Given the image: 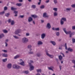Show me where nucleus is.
<instances>
[{
	"mask_svg": "<svg viewBox=\"0 0 75 75\" xmlns=\"http://www.w3.org/2000/svg\"><path fill=\"white\" fill-rule=\"evenodd\" d=\"M28 42V39L25 38H24L22 39V42L24 44H26Z\"/></svg>",
	"mask_w": 75,
	"mask_h": 75,
	"instance_id": "1",
	"label": "nucleus"
},
{
	"mask_svg": "<svg viewBox=\"0 0 75 75\" xmlns=\"http://www.w3.org/2000/svg\"><path fill=\"white\" fill-rule=\"evenodd\" d=\"M21 31V30L20 29H18L16 30L14 32L15 34L16 35H17L18 34H20Z\"/></svg>",
	"mask_w": 75,
	"mask_h": 75,
	"instance_id": "2",
	"label": "nucleus"
},
{
	"mask_svg": "<svg viewBox=\"0 0 75 75\" xmlns=\"http://www.w3.org/2000/svg\"><path fill=\"white\" fill-rule=\"evenodd\" d=\"M29 64L30 67L29 70L30 71L34 70V67L33 66V65H32L30 63H29Z\"/></svg>",
	"mask_w": 75,
	"mask_h": 75,
	"instance_id": "3",
	"label": "nucleus"
},
{
	"mask_svg": "<svg viewBox=\"0 0 75 75\" xmlns=\"http://www.w3.org/2000/svg\"><path fill=\"white\" fill-rule=\"evenodd\" d=\"M13 68L15 69H20V66L16 64H14L13 65Z\"/></svg>",
	"mask_w": 75,
	"mask_h": 75,
	"instance_id": "4",
	"label": "nucleus"
},
{
	"mask_svg": "<svg viewBox=\"0 0 75 75\" xmlns=\"http://www.w3.org/2000/svg\"><path fill=\"white\" fill-rule=\"evenodd\" d=\"M43 17L45 18H48L49 15L47 14V13H44L43 14Z\"/></svg>",
	"mask_w": 75,
	"mask_h": 75,
	"instance_id": "5",
	"label": "nucleus"
},
{
	"mask_svg": "<svg viewBox=\"0 0 75 75\" xmlns=\"http://www.w3.org/2000/svg\"><path fill=\"white\" fill-rule=\"evenodd\" d=\"M63 31H64V33L66 34H69L71 33V32L69 31L68 32L67 31L66 28H64L63 29Z\"/></svg>",
	"mask_w": 75,
	"mask_h": 75,
	"instance_id": "6",
	"label": "nucleus"
},
{
	"mask_svg": "<svg viewBox=\"0 0 75 75\" xmlns=\"http://www.w3.org/2000/svg\"><path fill=\"white\" fill-rule=\"evenodd\" d=\"M70 32L69 33H68V34H69V37L70 38H71L72 35H74L75 34V32H73L72 33H71V31H69Z\"/></svg>",
	"mask_w": 75,
	"mask_h": 75,
	"instance_id": "7",
	"label": "nucleus"
},
{
	"mask_svg": "<svg viewBox=\"0 0 75 75\" xmlns=\"http://www.w3.org/2000/svg\"><path fill=\"white\" fill-rule=\"evenodd\" d=\"M46 55H47V56H48V57H50V58H53V57H54V56L53 55L50 54L47 52H46Z\"/></svg>",
	"mask_w": 75,
	"mask_h": 75,
	"instance_id": "8",
	"label": "nucleus"
},
{
	"mask_svg": "<svg viewBox=\"0 0 75 75\" xmlns=\"http://www.w3.org/2000/svg\"><path fill=\"white\" fill-rule=\"evenodd\" d=\"M51 28V25L50 23H47V24L46 28H47L48 29H50Z\"/></svg>",
	"mask_w": 75,
	"mask_h": 75,
	"instance_id": "9",
	"label": "nucleus"
},
{
	"mask_svg": "<svg viewBox=\"0 0 75 75\" xmlns=\"http://www.w3.org/2000/svg\"><path fill=\"white\" fill-rule=\"evenodd\" d=\"M7 67L8 69H11V64H8L7 65Z\"/></svg>",
	"mask_w": 75,
	"mask_h": 75,
	"instance_id": "10",
	"label": "nucleus"
},
{
	"mask_svg": "<svg viewBox=\"0 0 75 75\" xmlns=\"http://www.w3.org/2000/svg\"><path fill=\"white\" fill-rule=\"evenodd\" d=\"M45 33H43L41 35V38L42 39H44V38L45 37Z\"/></svg>",
	"mask_w": 75,
	"mask_h": 75,
	"instance_id": "11",
	"label": "nucleus"
},
{
	"mask_svg": "<svg viewBox=\"0 0 75 75\" xmlns=\"http://www.w3.org/2000/svg\"><path fill=\"white\" fill-rule=\"evenodd\" d=\"M48 68L49 70H51L52 71H54V70H53V68H54V67L52 66H51L50 67H48Z\"/></svg>",
	"mask_w": 75,
	"mask_h": 75,
	"instance_id": "12",
	"label": "nucleus"
},
{
	"mask_svg": "<svg viewBox=\"0 0 75 75\" xmlns=\"http://www.w3.org/2000/svg\"><path fill=\"white\" fill-rule=\"evenodd\" d=\"M42 42L41 41H39L37 43V44L38 45H42Z\"/></svg>",
	"mask_w": 75,
	"mask_h": 75,
	"instance_id": "13",
	"label": "nucleus"
},
{
	"mask_svg": "<svg viewBox=\"0 0 75 75\" xmlns=\"http://www.w3.org/2000/svg\"><path fill=\"white\" fill-rule=\"evenodd\" d=\"M11 10L12 11H15V10H17V8H15L14 7H11Z\"/></svg>",
	"mask_w": 75,
	"mask_h": 75,
	"instance_id": "14",
	"label": "nucleus"
},
{
	"mask_svg": "<svg viewBox=\"0 0 75 75\" xmlns=\"http://www.w3.org/2000/svg\"><path fill=\"white\" fill-rule=\"evenodd\" d=\"M50 43H51L54 45V46H55V45H56V43L54 41H50Z\"/></svg>",
	"mask_w": 75,
	"mask_h": 75,
	"instance_id": "15",
	"label": "nucleus"
},
{
	"mask_svg": "<svg viewBox=\"0 0 75 75\" xmlns=\"http://www.w3.org/2000/svg\"><path fill=\"white\" fill-rule=\"evenodd\" d=\"M13 13L15 14V15H14V16L15 17H17V14H18V11H14Z\"/></svg>",
	"mask_w": 75,
	"mask_h": 75,
	"instance_id": "16",
	"label": "nucleus"
},
{
	"mask_svg": "<svg viewBox=\"0 0 75 75\" xmlns=\"http://www.w3.org/2000/svg\"><path fill=\"white\" fill-rule=\"evenodd\" d=\"M32 21H33V18L31 17H29L28 19V22H31Z\"/></svg>",
	"mask_w": 75,
	"mask_h": 75,
	"instance_id": "17",
	"label": "nucleus"
},
{
	"mask_svg": "<svg viewBox=\"0 0 75 75\" xmlns=\"http://www.w3.org/2000/svg\"><path fill=\"white\" fill-rule=\"evenodd\" d=\"M66 11H67V12H68V11H70L71 10V8H67L66 9Z\"/></svg>",
	"mask_w": 75,
	"mask_h": 75,
	"instance_id": "18",
	"label": "nucleus"
},
{
	"mask_svg": "<svg viewBox=\"0 0 75 75\" xmlns=\"http://www.w3.org/2000/svg\"><path fill=\"white\" fill-rule=\"evenodd\" d=\"M62 56H61V55H60L59 56V60L60 61H62Z\"/></svg>",
	"mask_w": 75,
	"mask_h": 75,
	"instance_id": "19",
	"label": "nucleus"
},
{
	"mask_svg": "<svg viewBox=\"0 0 75 75\" xmlns=\"http://www.w3.org/2000/svg\"><path fill=\"white\" fill-rule=\"evenodd\" d=\"M67 50L68 51H70V52H72V51H73V50L70 47H69L68 49Z\"/></svg>",
	"mask_w": 75,
	"mask_h": 75,
	"instance_id": "20",
	"label": "nucleus"
},
{
	"mask_svg": "<svg viewBox=\"0 0 75 75\" xmlns=\"http://www.w3.org/2000/svg\"><path fill=\"white\" fill-rule=\"evenodd\" d=\"M36 71L38 73H39V72L41 73V69H37L36 70Z\"/></svg>",
	"mask_w": 75,
	"mask_h": 75,
	"instance_id": "21",
	"label": "nucleus"
},
{
	"mask_svg": "<svg viewBox=\"0 0 75 75\" xmlns=\"http://www.w3.org/2000/svg\"><path fill=\"white\" fill-rule=\"evenodd\" d=\"M2 55L4 57H8V55L7 54H2Z\"/></svg>",
	"mask_w": 75,
	"mask_h": 75,
	"instance_id": "22",
	"label": "nucleus"
},
{
	"mask_svg": "<svg viewBox=\"0 0 75 75\" xmlns=\"http://www.w3.org/2000/svg\"><path fill=\"white\" fill-rule=\"evenodd\" d=\"M5 13V11H3L2 12H0V15L1 16L2 15H4V14Z\"/></svg>",
	"mask_w": 75,
	"mask_h": 75,
	"instance_id": "23",
	"label": "nucleus"
},
{
	"mask_svg": "<svg viewBox=\"0 0 75 75\" xmlns=\"http://www.w3.org/2000/svg\"><path fill=\"white\" fill-rule=\"evenodd\" d=\"M31 17H33V18H38V16H37V15H31Z\"/></svg>",
	"mask_w": 75,
	"mask_h": 75,
	"instance_id": "24",
	"label": "nucleus"
},
{
	"mask_svg": "<svg viewBox=\"0 0 75 75\" xmlns=\"http://www.w3.org/2000/svg\"><path fill=\"white\" fill-rule=\"evenodd\" d=\"M15 24V22L14 21H12L11 23V25H14Z\"/></svg>",
	"mask_w": 75,
	"mask_h": 75,
	"instance_id": "25",
	"label": "nucleus"
},
{
	"mask_svg": "<svg viewBox=\"0 0 75 75\" xmlns=\"http://www.w3.org/2000/svg\"><path fill=\"white\" fill-rule=\"evenodd\" d=\"M16 5L17 6L20 7V6H21L22 4H21V3H17L16 4Z\"/></svg>",
	"mask_w": 75,
	"mask_h": 75,
	"instance_id": "26",
	"label": "nucleus"
},
{
	"mask_svg": "<svg viewBox=\"0 0 75 75\" xmlns=\"http://www.w3.org/2000/svg\"><path fill=\"white\" fill-rule=\"evenodd\" d=\"M61 20L62 21V20H63L64 21H67V20L66 19V18H62L61 19Z\"/></svg>",
	"mask_w": 75,
	"mask_h": 75,
	"instance_id": "27",
	"label": "nucleus"
},
{
	"mask_svg": "<svg viewBox=\"0 0 75 75\" xmlns=\"http://www.w3.org/2000/svg\"><path fill=\"white\" fill-rule=\"evenodd\" d=\"M2 31L5 34L8 33V31L6 30H3Z\"/></svg>",
	"mask_w": 75,
	"mask_h": 75,
	"instance_id": "28",
	"label": "nucleus"
},
{
	"mask_svg": "<svg viewBox=\"0 0 75 75\" xmlns=\"http://www.w3.org/2000/svg\"><path fill=\"white\" fill-rule=\"evenodd\" d=\"M5 16L6 17H8L10 16V13H6L5 14Z\"/></svg>",
	"mask_w": 75,
	"mask_h": 75,
	"instance_id": "29",
	"label": "nucleus"
},
{
	"mask_svg": "<svg viewBox=\"0 0 75 75\" xmlns=\"http://www.w3.org/2000/svg\"><path fill=\"white\" fill-rule=\"evenodd\" d=\"M20 64H21V65H22L23 66H25V64H24V62H21L20 63Z\"/></svg>",
	"mask_w": 75,
	"mask_h": 75,
	"instance_id": "30",
	"label": "nucleus"
},
{
	"mask_svg": "<svg viewBox=\"0 0 75 75\" xmlns=\"http://www.w3.org/2000/svg\"><path fill=\"white\" fill-rule=\"evenodd\" d=\"M58 16V13L57 12H55L54 13V16Z\"/></svg>",
	"mask_w": 75,
	"mask_h": 75,
	"instance_id": "31",
	"label": "nucleus"
},
{
	"mask_svg": "<svg viewBox=\"0 0 75 75\" xmlns=\"http://www.w3.org/2000/svg\"><path fill=\"white\" fill-rule=\"evenodd\" d=\"M36 55L38 57H39L40 56H41V54H40V53H37Z\"/></svg>",
	"mask_w": 75,
	"mask_h": 75,
	"instance_id": "32",
	"label": "nucleus"
},
{
	"mask_svg": "<svg viewBox=\"0 0 75 75\" xmlns=\"http://www.w3.org/2000/svg\"><path fill=\"white\" fill-rule=\"evenodd\" d=\"M64 22L62 21H61V20H60V24L61 25H62L64 24Z\"/></svg>",
	"mask_w": 75,
	"mask_h": 75,
	"instance_id": "33",
	"label": "nucleus"
},
{
	"mask_svg": "<svg viewBox=\"0 0 75 75\" xmlns=\"http://www.w3.org/2000/svg\"><path fill=\"white\" fill-rule=\"evenodd\" d=\"M44 7H45V6H44V5H42L40 7V8L41 9H43V8H44Z\"/></svg>",
	"mask_w": 75,
	"mask_h": 75,
	"instance_id": "34",
	"label": "nucleus"
},
{
	"mask_svg": "<svg viewBox=\"0 0 75 75\" xmlns=\"http://www.w3.org/2000/svg\"><path fill=\"white\" fill-rule=\"evenodd\" d=\"M19 57L20 56L19 55H16L14 57V59H17V58H19Z\"/></svg>",
	"mask_w": 75,
	"mask_h": 75,
	"instance_id": "35",
	"label": "nucleus"
},
{
	"mask_svg": "<svg viewBox=\"0 0 75 75\" xmlns=\"http://www.w3.org/2000/svg\"><path fill=\"white\" fill-rule=\"evenodd\" d=\"M31 7L32 8H35L36 6L35 5H33Z\"/></svg>",
	"mask_w": 75,
	"mask_h": 75,
	"instance_id": "36",
	"label": "nucleus"
},
{
	"mask_svg": "<svg viewBox=\"0 0 75 75\" xmlns=\"http://www.w3.org/2000/svg\"><path fill=\"white\" fill-rule=\"evenodd\" d=\"M72 42L73 43H75V39L74 38H72Z\"/></svg>",
	"mask_w": 75,
	"mask_h": 75,
	"instance_id": "37",
	"label": "nucleus"
},
{
	"mask_svg": "<svg viewBox=\"0 0 75 75\" xmlns=\"http://www.w3.org/2000/svg\"><path fill=\"white\" fill-rule=\"evenodd\" d=\"M7 58H6L4 59H3L2 60V61L3 62H6V61H7Z\"/></svg>",
	"mask_w": 75,
	"mask_h": 75,
	"instance_id": "38",
	"label": "nucleus"
},
{
	"mask_svg": "<svg viewBox=\"0 0 75 75\" xmlns=\"http://www.w3.org/2000/svg\"><path fill=\"white\" fill-rule=\"evenodd\" d=\"M13 37H14V38H16V39H19V38H18V36H16L13 35Z\"/></svg>",
	"mask_w": 75,
	"mask_h": 75,
	"instance_id": "39",
	"label": "nucleus"
},
{
	"mask_svg": "<svg viewBox=\"0 0 75 75\" xmlns=\"http://www.w3.org/2000/svg\"><path fill=\"white\" fill-rule=\"evenodd\" d=\"M56 34L57 36H59V32H57L56 33Z\"/></svg>",
	"mask_w": 75,
	"mask_h": 75,
	"instance_id": "40",
	"label": "nucleus"
},
{
	"mask_svg": "<svg viewBox=\"0 0 75 75\" xmlns=\"http://www.w3.org/2000/svg\"><path fill=\"white\" fill-rule=\"evenodd\" d=\"M53 10L54 11H57V8H53Z\"/></svg>",
	"mask_w": 75,
	"mask_h": 75,
	"instance_id": "41",
	"label": "nucleus"
},
{
	"mask_svg": "<svg viewBox=\"0 0 75 75\" xmlns=\"http://www.w3.org/2000/svg\"><path fill=\"white\" fill-rule=\"evenodd\" d=\"M24 72L26 74H28L29 73V71H25Z\"/></svg>",
	"mask_w": 75,
	"mask_h": 75,
	"instance_id": "42",
	"label": "nucleus"
},
{
	"mask_svg": "<svg viewBox=\"0 0 75 75\" xmlns=\"http://www.w3.org/2000/svg\"><path fill=\"white\" fill-rule=\"evenodd\" d=\"M0 35L2 38L3 37H4V35L3 33L1 34Z\"/></svg>",
	"mask_w": 75,
	"mask_h": 75,
	"instance_id": "43",
	"label": "nucleus"
},
{
	"mask_svg": "<svg viewBox=\"0 0 75 75\" xmlns=\"http://www.w3.org/2000/svg\"><path fill=\"white\" fill-rule=\"evenodd\" d=\"M32 47V46H31V45H28V48L29 49L31 48Z\"/></svg>",
	"mask_w": 75,
	"mask_h": 75,
	"instance_id": "44",
	"label": "nucleus"
},
{
	"mask_svg": "<svg viewBox=\"0 0 75 75\" xmlns=\"http://www.w3.org/2000/svg\"><path fill=\"white\" fill-rule=\"evenodd\" d=\"M71 6L72 7V8H75V4L71 5Z\"/></svg>",
	"mask_w": 75,
	"mask_h": 75,
	"instance_id": "45",
	"label": "nucleus"
},
{
	"mask_svg": "<svg viewBox=\"0 0 75 75\" xmlns=\"http://www.w3.org/2000/svg\"><path fill=\"white\" fill-rule=\"evenodd\" d=\"M28 54H33L34 52H33L30 51V52H29Z\"/></svg>",
	"mask_w": 75,
	"mask_h": 75,
	"instance_id": "46",
	"label": "nucleus"
},
{
	"mask_svg": "<svg viewBox=\"0 0 75 75\" xmlns=\"http://www.w3.org/2000/svg\"><path fill=\"white\" fill-rule=\"evenodd\" d=\"M55 30H56V31H59V28H55Z\"/></svg>",
	"mask_w": 75,
	"mask_h": 75,
	"instance_id": "47",
	"label": "nucleus"
},
{
	"mask_svg": "<svg viewBox=\"0 0 75 75\" xmlns=\"http://www.w3.org/2000/svg\"><path fill=\"white\" fill-rule=\"evenodd\" d=\"M7 10V7L6 6L4 7V10L5 11H6V10Z\"/></svg>",
	"mask_w": 75,
	"mask_h": 75,
	"instance_id": "48",
	"label": "nucleus"
},
{
	"mask_svg": "<svg viewBox=\"0 0 75 75\" xmlns=\"http://www.w3.org/2000/svg\"><path fill=\"white\" fill-rule=\"evenodd\" d=\"M64 47H65L66 50H68V49L67 48V43H65Z\"/></svg>",
	"mask_w": 75,
	"mask_h": 75,
	"instance_id": "49",
	"label": "nucleus"
},
{
	"mask_svg": "<svg viewBox=\"0 0 75 75\" xmlns=\"http://www.w3.org/2000/svg\"><path fill=\"white\" fill-rule=\"evenodd\" d=\"M72 30H75V26H72Z\"/></svg>",
	"mask_w": 75,
	"mask_h": 75,
	"instance_id": "50",
	"label": "nucleus"
},
{
	"mask_svg": "<svg viewBox=\"0 0 75 75\" xmlns=\"http://www.w3.org/2000/svg\"><path fill=\"white\" fill-rule=\"evenodd\" d=\"M54 4H57V0H54Z\"/></svg>",
	"mask_w": 75,
	"mask_h": 75,
	"instance_id": "51",
	"label": "nucleus"
},
{
	"mask_svg": "<svg viewBox=\"0 0 75 75\" xmlns=\"http://www.w3.org/2000/svg\"><path fill=\"white\" fill-rule=\"evenodd\" d=\"M29 35H30L29 33H26V36H29Z\"/></svg>",
	"mask_w": 75,
	"mask_h": 75,
	"instance_id": "52",
	"label": "nucleus"
},
{
	"mask_svg": "<svg viewBox=\"0 0 75 75\" xmlns=\"http://www.w3.org/2000/svg\"><path fill=\"white\" fill-rule=\"evenodd\" d=\"M5 43L6 44L5 47H7V45H8V44H7V42H5Z\"/></svg>",
	"mask_w": 75,
	"mask_h": 75,
	"instance_id": "53",
	"label": "nucleus"
},
{
	"mask_svg": "<svg viewBox=\"0 0 75 75\" xmlns=\"http://www.w3.org/2000/svg\"><path fill=\"white\" fill-rule=\"evenodd\" d=\"M20 17L21 18H23L24 17V15H22V16L20 15Z\"/></svg>",
	"mask_w": 75,
	"mask_h": 75,
	"instance_id": "54",
	"label": "nucleus"
},
{
	"mask_svg": "<svg viewBox=\"0 0 75 75\" xmlns=\"http://www.w3.org/2000/svg\"><path fill=\"white\" fill-rule=\"evenodd\" d=\"M2 51L3 52H7V51L6 50H2Z\"/></svg>",
	"mask_w": 75,
	"mask_h": 75,
	"instance_id": "55",
	"label": "nucleus"
},
{
	"mask_svg": "<svg viewBox=\"0 0 75 75\" xmlns=\"http://www.w3.org/2000/svg\"><path fill=\"white\" fill-rule=\"evenodd\" d=\"M50 1V0H46V1H45L46 3H49V2Z\"/></svg>",
	"mask_w": 75,
	"mask_h": 75,
	"instance_id": "56",
	"label": "nucleus"
},
{
	"mask_svg": "<svg viewBox=\"0 0 75 75\" xmlns=\"http://www.w3.org/2000/svg\"><path fill=\"white\" fill-rule=\"evenodd\" d=\"M61 54H62L63 57H65V55H64V54L62 53H61Z\"/></svg>",
	"mask_w": 75,
	"mask_h": 75,
	"instance_id": "57",
	"label": "nucleus"
},
{
	"mask_svg": "<svg viewBox=\"0 0 75 75\" xmlns=\"http://www.w3.org/2000/svg\"><path fill=\"white\" fill-rule=\"evenodd\" d=\"M8 23H11V19H9L8 20Z\"/></svg>",
	"mask_w": 75,
	"mask_h": 75,
	"instance_id": "58",
	"label": "nucleus"
},
{
	"mask_svg": "<svg viewBox=\"0 0 75 75\" xmlns=\"http://www.w3.org/2000/svg\"><path fill=\"white\" fill-rule=\"evenodd\" d=\"M41 23H44V21L43 20H41Z\"/></svg>",
	"mask_w": 75,
	"mask_h": 75,
	"instance_id": "59",
	"label": "nucleus"
},
{
	"mask_svg": "<svg viewBox=\"0 0 75 75\" xmlns=\"http://www.w3.org/2000/svg\"><path fill=\"white\" fill-rule=\"evenodd\" d=\"M19 2H23V0H19Z\"/></svg>",
	"mask_w": 75,
	"mask_h": 75,
	"instance_id": "60",
	"label": "nucleus"
},
{
	"mask_svg": "<svg viewBox=\"0 0 75 75\" xmlns=\"http://www.w3.org/2000/svg\"><path fill=\"white\" fill-rule=\"evenodd\" d=\"M61 40H62V39H60L58 40V41H59V42H60V41H61Z\"/></svg>",
	"mask_w": 75,
	"mask_h": 75,
	"instance_id": "61",
	"label": "nucleus"
},
{
	"mask_svg": "<svg viewBox=\"0 0 75 75\" xmlns=\"http://www.w3.org/2000/svg\"><path fill=\"white\" fill-rule=\"evenodd\" d=\"M8 39H6L5 40V42H8Z\"/></svg>",
	"mask_w": 75,
	"mask_h": 75,
	"instance_id": "62",
	"label": "nucleus"
},
{
	"mask_svg": "<svg viewBox=\"0 0 75 75\" xmlns=\"http://www.w3.org/2000/svg\"><path fill=\"white\" fill-rule=\"evenodd\" d=\"M40 3H41V2L40 1V2H39L38 3V5H40Z\"/></svg>",
	"mask_w": 75,
	"mask_h": 75,
	"instance_id": "63",
	"label": "nucleus"
},
{
	"mask_svg": "<svg viewBox=\"0 0 75 75\" xmlns=\"http://www.w3.org/2000/svg\"><path fill=\"white\" fill-rule=\"evenodd\" d=\"M36 75H41L40 74L37 73L36 74Z\"/></svg>",
	"mask_w": 75,
	"mask_h": 75,
	"instance_id": "64",
	"label": "nucleus"
}]
</instances>
